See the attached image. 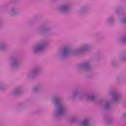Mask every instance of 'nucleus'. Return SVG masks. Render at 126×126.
I'll return each mask as SVG.
<instances>
[{"label": "nucleus", "mask_w": 126, "mask_h": 126, "mask_svg": "<svg viewBox=\"0 0 126 126\" xmlns=\"http://www.w3.org/2000/svg\"><path fill=\"white\" fill-rule=\"evenodd\" d=\"M82 126H89V122L87 120L84 121L82 123Z\"/></svg>", "instance_id": "1"}, {"label": "nucleus", "mask_w": 126, "mask_h": 126, "mask_svg": "<svg viewBox=\"0 0 126 126\" xmlns=\"http://www.w3.org/2000/svg\"><path fill=\"white\" fill-rule=\"evenodd\" d=\"M37 49V50H40V49H41V46H38Z\"/></svg>", "instance_id": "2"}]
</instances>
